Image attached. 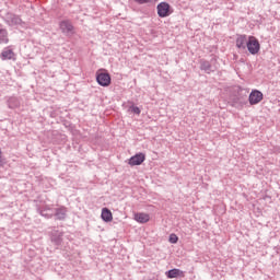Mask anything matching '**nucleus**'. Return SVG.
Returning a JSON list of instances; mask_svg holds the SVG:
<instances>
[{"mask_svg": "<svg viewBox=\"0 0 280 280\" xmlns=\"http://www.w3.org/2000/svg\"><path fill=\"white\" fill-rule=\"evenodd\" d=\"M158 15L160 19H165V16H170V3L161 2L158 4Z\"/></svg>", "mask_w": 280, "mask_h": 280, "instance_id": "5", "label": "nucleus"}, {"mask_svg": "<svg viewBox=\"0 0 280 280\" xmlns=\"http://www.w3.org/2000/svg\"><path fill=\"white\" fill-rule=\"evenodd\" d=\"M96 82L100 86H110V74L108 72H96Z\"/></svg>", "mask_w": 280, "mask_h": 280, "instance_id": "3", "label": "nucleus"}, {"mask_svg": "<svg viewBox=\"0 0 280 280\" xmlns=\"http://www.w3.org/2000/svg\"><path fill=\"white\" fill-rule=\"evenodd\" d=\"M19 106H21V102L19 101V98L13 96L8 100L9 108H19Z\"/></svg>", "mask_w": 280, "mask_h": 280, "instance_id": "16", "label": "nucleus"}, {"mask_svg": "<svg viewBox=\"0 0 280 280\" xmlns=\"http://www.w3.org/2000/svg\"><path fill=\"white\" fill-rule=\"evenodd\" d=\"M143 161H145V155L143 153H137L129 159L128 163L131 167H135V165H141Z\"/></svg>", "mask_w": 280, "mask_h": 280, "instance_id": "6", "label": "nucleus"}, {"mask_svg": "<svg viewBox=\"0 0 280 280\" xmlns=\"http://www.w3.org/2000/svg\"><path fill=\"white\" fill-rule=\"evenodd\" d=\"M136 222L140 224H145V222H150V214L147 213H136L135 214Z\"/></svg>", "mask_w": 280, "mask_h": 280, "instance_id": "12", "label": "nucleus"}, {"mask_svg": "<svg viewBox=\"0 0 280 280\" xmlns=\"http://www.w3.org/2000/svg\"><path fill=\"white\" fill-rule=\"evenodd\" d=\"M247 46H248V39L246 35H241L236 38V47L238 49H246Z\"/></svg>", "mask_w": 280, "mask_h": 280, "instance_id": "10", "label": "nucleus"}, {"mask_svg": "<svg viewBox=\"0 0 280 280\" xmlns=\"http://www.w3.org/2000/svg\"><path fill=\"white\" fill-rule=\"evenodd\" d=\"M247 49L252 56H255L259 54V49H261V45L259 44V40L255 38L254 36H249V39L247 42Z\"/></svg>", "mask_w": 280, "mask_h": 280, "instance_id": "2", "label": "nucleus"}, {"mask_svg": "<svg viewBox=\"0 0 280 280\" xmlns=\"http://www.w3.org/2000/svg\"><path fill=\"white\" fill-rule=\"evenodd\" d=\"M59 28L65 34V36H68L69 38L75 34V28L69 20L61 21L59 23Z\"/></svg>", "mask_w": 280, "mask_h": 280, "instance_id": "1", "label": "nucleus"}, {"mask_svg": "<svg viewBox=\"0 0 280 280\" xmlns=\"http://www.w3.org/2000/svg\"><path fill=\"white\" fill-rule=\"evenodd\" d=\"M14 51L12 49H5L1 52V60H13Z\"/></svg>", "mask_w": 280, "mask_h": 280, "instance_id": "15", "label": "nucleus"}, {"mask_svg": "<svg viewBox=\"0 0 280 280\" xmlns=\"http://www.w3.org/2000/svg\"><path fill=\"white\" fill-rule=\"evenodd\" d=\"M168 242H170L171 244H178V236H177L176 234L172 233V234L170 235V237H168Z\"/></svg>", "mask_w": 280, "mask_h": 280, "instance_id": "18", "label": "nucleus"}, {"mask_svg": "<svg viewBox=\"0 0 280 280\" xmlns=\"http://www.w3.org/2000/svg\"><path fill=\"white\" fill-rule=\"evenodd\" d=\"M101 218L104 222H113V212L108 208H103Z\"/></svg>", "mask_w": 280, "mask_h": 280, "instance_id": "11", "label": "nucleus"}, {"mask_svg": "<svg viewBox=\"0 0 280 280\" xmlns=\"http://www.w3.org/2000/svg\"><path fill=\"white\" fill-rule=\"evenodd\" d=\"M167 279H177V277H185V272L180 269H171L165 272Z\"/></svg>", "mask_w": 280, "mask_h": 280, "instance_id": "9", "label": "nucleus"}, {"mask_svg": "<svg viewBox=\"0 0 280 280\" xmlns=\"http://www.w3.org/2000/svg\"><path fill=\"white\" fill-rule=\"evenodd\" d=\"M199 65H200V70L205 71V73H213V71H215V67L210 61L201 59L199 61Z\"/></svg>", "mask_w": 280, "mask_h": 280, "instance_id": "7", "label": "nucleus"}, {"mask_svg": "<svg viewBox=\"0 0 280 280\" xmlns=\"http://www.w3.org/2000/svg\"><path fill=\"white\" fill-rule=\"evenodd\" d=\"M136 3H139L140 5H143V3H150V0H135Z\"/></svg>", "mask_w": 280, "mask_h": 280, "instance_id": "22", "label": "nucleus"}, {"mask_svg": "<svg viewBox=\"0 0 280 280\" xmlns=\"http://www.w3.org/2000/svg\"><path fill=\"white\" fill-rule=\"evenodd\" d=\"M0 163H3V159L1 158V155H0Z\"/></svg>", "mask_w": 280, "mask_h": 280, "instance_id": "23", "label": "nucleus"}, {"mask_svg": "<svg viewBox=\"0 0 280 280\" xmlns=\"http://www.w3.org/2000/svg\"><path fill=\"white\" fill-rule=\"evenodd\" d=\"M51 242L56 245V246H60V244H62V233L61 232H55L51 235Z\"/></svg>", "mask_w": 280, "mask_h": 280, "instance_id": "14", "label": "nucleus"}, {"mask_svg": "<svg viewBox=\"0 0 280 280\" xmlns=\"http://www.w3.org/2000/svg\"><path fill=\"white\" fill-rule=\"evenodd\" d=\"M0 43L8 44V31L5 28H0Z\"/></svg>", "mask_w": 280, "mask_h": 280, "instance_id": "17", "label": "nucleus"}, {"mask_svg": "<svg viewBox=\"0 0 280 280\" xmlns=\"http://www.w3.org/2000/svg\"><path fill=\"white\" fill-rule=\"evenodd\" d=\"M40 211L54 212V210H51L50 206H45L44 208L40 209Z\"/></svg>", "mask_w": 280, "mask_h": 280, "instance_id": "21", "label": "nucleus"}, {"mask_svg": "<svg viewBox=\"0 0 280 280\" xmlns=\"http://www.w3.org/2000/svg\"><path fill=\"white\" fill-rule=\"evenodd\" d=\"M39 214L43 215V218L50 219L54 215V212L45 211V210H39Z\"/></svg>", "mask_w": 280, "mask_h": 280, "instance_id": "19", "label": "nucleus"}, {"mask_svg": "<svg viewBox=\"0 0 280 280\" xmlns=\"http://www.w3.org/2000/svg\"><path fill=\"white\" fill-rule=\"evenodd\" d=\"M261 100H264V93H261V91L253 90L249 93L248 102H249L250 106H255V105L259 104V102H261Z\"/></svg>", "mask_w": 280, "mask_h": 280, "instance_id": "4", "label": "nucleus"}, {"mask_svg": "<svg viewBox=\"0 0 280 280\" xmlns=\"http://www.w3.org/2000/svg\"><path fill=\"white\" fill-rule=\"evenodd\" d=\"M54 215H55L56 220H66V218H67V207L61 206L59 208H56Z\"/></svg>", "mask_w": 280, "mask_h": 280, "instance_id": "8", "label": "nucleus"}, {"mask_svg": "<svg viewBox=\"0 0 280 280\" xmlns=\"http://www.w3.org/2000/svg\"><path fill=\"white\" fill-rule=\"evenodd\" d=\"M129 110H131V113H135V115H141V109L138 106H130Z\"/></svg>", "mask_w": 280, "mask_h": 280, "instance_id": "20", "label": "nucleus"}, {"mask_svg": "<svg viewBox=\"0 0 280 280\" xmlns=\"http://www.w3.org/2000/svg\"><path fill=\"white\" fill-rule=\"evenodd\" d=\"M7 20L11 25H21V18L12 13L7 14Z\"/></svg>", "mask_w": 280, "mask_h": 280, "instance_id": "13", "label": "nucleus"}, {"mask_svg": "<svg viewBox=\"0 0 280 280\" xmlns=\"http://www.w3.org/2000/svg\"><path fill=\"white\" fill-rule=\"evenodd\" d=\"M0 155H1V150H0Z\"/></svg>", "mask_w": 280, "mask_h": 280, "instance_id": "24", "label": "nucleus"}]
</instances>
